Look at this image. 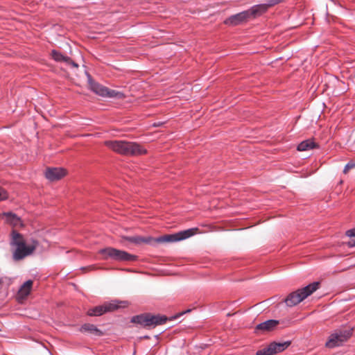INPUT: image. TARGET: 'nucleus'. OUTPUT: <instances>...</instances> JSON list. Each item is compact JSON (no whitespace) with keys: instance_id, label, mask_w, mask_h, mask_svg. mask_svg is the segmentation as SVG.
<instances>
[{"instance_id":"obj_1","label":"nucleus","mask_w":355,"mask_h":355,"mask_svg":"<svg viewBox=\"0 0 355 355\" xmlns=\"http://www.w3.org/2000/svg\"><path fill=\"white\" fill-rule=\"evenodd\" d=\"M10 244L14 248L13 259L19 261L32 254L37 247L38 242L33 239L26 241L22 234L12 230Z\"/></svg>"},{"instance_id":"obj_2","label":"nucleus","mask_w":355,"mask_h":355,"mask_svg":"<svg viewBox=\"0 0 355 355\" xmlns=\"http://www.w3.org/2000/svg\"><path fill=\"white\" fill-rule=\"evenodd\" d=\"M105 145L113 151L125 156H137L146 153L141 145L124 140L105 141Z\"/></svg>"},{"instance_id":"obj_3","label":"nucleus","mask_w":355,"mask_h":355,"mask_svg":"<svg viewBox=\"0 0 355 355\" xmlns=\"http://www.w3.org/2000/svg\"><path fill=\"white\" fill-rule=\"evenodd\" d=\"M318 287L319 282H313L301 289L291 293L284 300V302L288 306H294L311 295Z\"/></svg>"},{"instance_id":"obj_4","label":"nucleus","mask_w":355,"mask_h":355,"mask_svg":"<svg viewBox=\"0 0 355 355\" xmlns=\"http://www.w3.org/2000/svg\"><path fill=\"white\" fill-rule=\"evenodd\" d=\"M353 329L343 327L335 329L329 335L325 346L328 348H334L343 345L352 335Z\"/></svg>"},{"instance_id":"obj_5","label":"nucleus","mask_w":355,"mask_h":355,"mask_svg":"<svg viewBox=\"0 0 355 355\" xmlns=\"http://www.w3.org/2000/svg\"><path fill=\"white\" fill-rule=\"evenodd\" d=\"M167 318L164 315H152L150 313H144L132 317L131 322L139 324L144 327H155L157 325L164 324Z\"/></svg>"},{"instance_id":"obj_6","label":"nucleus","mask_w":355,"mask_h":355,"mask_svg":"<svg viewBox=\"0 0 355 355\" xmlns=\"http://www.w3.org/2000/svg\"><path fill=\"white\" fill-rule=\"evenodd\" d=\"M99 253L103 256V259H112L117 261H134L137 257L125 251L114 248H106L99 250Z\"/></svg>"},{"instance_id":"obj_7","label":"nucleus","mask_w":355,"mask_h":355,"mask_svg":"<svg viewBox=\"0 0 355 355\" xmlns=\"http://www.w3.org/2000/svg\"><path fill=\"white\" fill-rule=\"evenodd\" d=\"M197 228H191L180 231L173 234H167L155 239L157 243L176 242L187 239L195 234Z\"/></svg>"},{"instance_id":"obj_8","label":"nucleus","mask_w":355,"mask_h":355,"mask_svg":"<svg viewBox=\"0 0 355 355\" xmlns=\"http://www.w3.org/2000/svg\"><path fill=\"white\" fill-rule=\"evenodd\" d=\"M282 0H266L263 3H259L252 6L248 10H246L249 19H255L266 12L268 9L273 6L280 3Z\"/></svg>"},{"instance_id":"obj_9","label":"nucleus","mask_w":355,"mask_h":355,"mask_svg":"<svg viewBox=\"0 0 355 355\" xmlns=\"http://www.w3.org/2000/svg\"><path fill=\"white\" fill-rule=\"evenodd\" d=\"M250 20L248 12L243 10L239 13L232 15L224 20V24L229 26H236L246 23Z\"/></svg>"},{"instance_id":"obj_10","label":"nucleus","mask_w":355,"mask_h":355,"mask_svg":"<svg viewBox=\"0 0 355 355\" xmlns=\"http://www.w3.org/2000/svg\"><path fill=\"white\" fill-rule=\"evenodd\" d=\"M67 175V171L61 167H48L44 172L45 178L51 181H58Z\"/></svg>"},{"instance_id":"obj_11","label":"nucleus","mask_w":355,"mask_h":355,"mask_svg":"<svg viewBox=\"0 0 355 355\" xmlns=\"http://www.w3.org/2000/svg\"><path fill=\"white\" fill-rule=\"evenodd\" d=\"M0 217L5 219L6 223L10 225L13 228L21 227L23 225L21 218L15 214L8 211L0 214Z\"/></svg>"},{"instance_id":"obj_12","label":"nucleus","mask_w":355,"mask_h":355,"mask_svg":"<svg viewBox=\"0 0 355 355\" xmlns=\"http://www.w3.org/2000/svg\"><path fill=\"white\" fill-rule=\"evenodd\" d=\"M279 321L276 320H268L257 325L256 330L270 331L273 330L278 324Z\"/></svg>"},{"instance_id":"obj_13","label":"nucleus","mask_w":355,"mask_h":355,"mask_svg":"<svg viewBox=\"0 0 355 355\" xmlns=\"http://www.w3.org/2000/svg\"><path fill=\"white\" fill-rule=\"evenodd\" d=\"M80 331L81 332L88 333L90 335H92L94 336H101L103 334L102 331L100 330L99 329H98L96 327V326H95L94 324H89V323L83 324L80 327Z\"/></svg>"},{"instance_id":"obj_14","label":"nucleus","mask_w":355,"mask_h":355,"mask_svg":"<svg viewBox=\"0 0 355 355\" xmlns=\"http://www.w3.org/2000/svg\"><path fill=\"white\" fill-rule=\"evenodd\" d=\"M33 283L32 280H28L21 286L18 291V297L19 298H25L30 294Z\"/></svg>"},{"instance_id":"obj_15","label":"nucleus","mask_w":355,"mask_h":355,"mask_svg":"<svg viewBox=\"0 0 355 355\" xmlns=\"http://www.w3.org/2000/svg\"><path fill=\"white\" fill-rule=\"evenodd\" d=\"M291 341H285L282 343L273 342L271 343L270 345L272 347L273 355H275L277 353L283 352L284 350L287 349L291 345Z\"/></svg>"},{"instance_id":"obj_16","label":"nucleus","mask_w":355,"mask_h":355,"mask_svg":"<svg viewBox=\"0 0 355 355\" xmlns=\"http://www.w3.org/2000/svg\"><path fill=\"white\" fill-rule=\"evenodd\" d=\"M127 304V302H117L112 301L110 302H106L104 304L106 312L113 311L116 310L119 307L125 306Z\"/></svg>"},{"instance_id":"obj_17","label":"nucleus","mask_w":355,"mask_h":355,"mask_svg":"<svg viewBox=\"0 0 355 355\" xmlns=\"http://www.w3.org/2000/svg\"><path fill=\"white\" fill-rule=\"evenodd\" d=\"M316 144L312 139H306L303 141H302L298 146H297V150L299 151H306L308 150L313 149L315 148Z\"/></svg>"},{"instance_id":"obj_18","label":"nucleus","mask_w":355,"mask_h":355,"mask_svg":"<svg viewBox=\"0 0 355 355\" xmlns=\"http://www.w3.org/2000/svg\"><path fill=\"white\" fill-rule=\"evenodd\" d=\"M125 239L128 241H130L131 243L139 245L142 243H150V241L152 240V238L151 237L145 238V237L136 236H127V237H125Z\"/></svg>"},{"instance_id":"obj_19","label":"nucleus","mask_w":355,"mask_h":355,"mask_svg":"<svg viewBox=\"0 0 355 355\" xmlns=\"http://www.w3.org/2000/svg\"><path fill=\"white\" fill-rule=\"evenodd\" d=\"M107 89L108 87L98 83L97 84H94V87L92 91L98 96L105 98Z\"/></svg>"},{"instance_id":"obj_20","label":"nucleus","mask_w":355,"mask_h":355,"mask_svg":"<svg viewBox=\"0 0 355 355\" xmlns=\"http://www.w3.org/2000/svg\"><path fill=\"white\" fill-rule=\"evenodd\" d=\"M125 97L123 92L114 89H107L105 98L122 99Z\"/></svg>"},{"instance_id":"obj_21","label":"nucleus","mask_w":355,"mask_h":355,"mask_svg":"<svg viewBox=\"0 0 355 355\" xmlns=\"http://www.w3.org/2000/svg\"><path fill=\"white\" fill-rule=\"evenodd\" d=\"M106 313L104 304L95 306L88 311V314L91 316H99Z\"/></svg>"},{"instance_id":"obj_22","label":"nucleus","mask_w":355,"mask_h":355,"mask_svg":"<svg viewBox=\"0 0 355 355\" xmlns=\"http://www.w3.org/2000/svg\"><path fill=\"white\" fill-rule=\"evenodd\" d=\"M51 57L52 58L58 62H65L66 60H68L67 55H63L61 52L53 49L51 51Z\"/></svg>"},{"instance_id":"obj_23","label":"nucleus","mask_w":355,"mask_h":355,"mask_svg":"<svg viewBox=\"0 0 355 355\" xmlns=\"http://www.w3.org/2000/svg\"><path fill=\"white\" fill-rule=\"evenodd\" d=\"M256 355H273L272 347L269 345L268 347L258 350Z\"/></svg>"},{"instance_id":"obj_24","label":"nucleus","mask_w":355,"mask_h":355,"mask_svg":"<svg viewBox=\"0 0 355 355\" xmlns=\"http://www.w3.org/2000/svg\"><path fill=\"white\" fill-rule=\"evenodd\" d=\"M86 76L87 78V83L89 85L90 89L92 90L94 87V84H97L98 83L95 81L92 76L89 73H86Z\"/></svg>"},{"instance_id":"obj_25","label":"nucleus","mask_w":355,"mask_h":355,"mask_svg":"<svg viewBox=\"0 0 355 355\" xmlns=\"http://www.w3.org/2000/svg\"><path fill=\"white\" fill-rule=\"evenodd\" d=\"M355 167V161L349 162L345 166L343 173H347L349 169L354 168Z\"/></svg>"},{"instance_id":"obj_26","label":"nucleus","mask_w":355,"mask_h":355,"mask_svg":"<svg viewBox=\"0 0 355 355\" xmlns=\"http://www.w3.org/2000/svg\"><path fill=\"white\" fill-rule=\"evenodd\" d=\"M8 195L7 191L0 187V201L5 200L8 198Z\"/></svg>"},{"instance_id":"obj_27","label":"nucleus","mask_w":355,"mask_h":355,"mask_svg":"<svg viewBox=\"0 0 355 355\" xmlns=\"http://www.w3.org/2000/svg\"><path fill=\"white\" fill-rule=\"evenodd\" d=\"M67 59L68 60H66L65 63L68 65H71L73 67H75V68H78V64L74 62L73 60H72L71 59V58H69V56L67 57Z\"/></svg>"},{"instance_id":"obj_28","label":"nucleus","mask_w":355,"mask_h":355,"mask_svg":"<svg viewBox=\"0 0 355 355\" xmlns=\"http://www.w3.org/2000/svg\"><path fill=\"white\" fill-rule=\"evenodd\" d=\"M346 235L349 237L355 236V227L347 230L346 232Z\"/></svg>"},{"instance_id":"obj_29","label":"nucleus","mask_w":355,"mask_h":355,"mask_svg":"<svg viewBox=\"0 0 355 355\" xmlns=\"http://www.w3.org/2000/svg\"><path fill=\"white\" fill-rule=\"evenodd\" d=\"M348 245L349 247H354L355 246V241H352L348 243Z\"/></svg>"},{"instance_id":"obj_30","label":"nucleus","mask_w":355,"mask_h":355,"mask_svg":"<svg viewBox=\"0 0 355 355\" xmlns=\"http://www.w3.org/2000/svg\"><path fill=\"white\" fill-rule=\"evenodd\" d=\"M160 124H161V123H153V126H154V127H157V126L160 125Z\"/></svg>"},{"instance_id":"obj_31","label":"nucleus","mask_w":355,"mask_h":355,"mask_svg":"<svg viewBox=\"0 0 355 355\" xmlns=\"http://www.w3.org/2000/svg\"><path fill=\"white\" fill-rule=\"evenodd\" d=\"M3 282V279L0 277V284H2Z\"/></svg>"}]
</instances>
